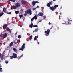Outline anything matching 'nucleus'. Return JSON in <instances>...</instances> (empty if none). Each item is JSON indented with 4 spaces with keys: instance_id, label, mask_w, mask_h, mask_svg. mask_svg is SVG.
Segmentation results:
<instances>
[{
    "instance_id": "obj_1",
    "label": "nucleus",
    "mask_w": 73,
    "mask_h": 73,
    "mask_svg": "<svg viewBox=\"0 0 73 73\" xmlns=\"http://www.w3.org/2000/svg\"><path fill=\"white\" fill-rule=\"evenodd\" d=\"M25 12L26 13H27V14H29L30 15H32V11L31 9L27 10L25 11Z\"/></svg>"
},
{
    "instance_id": "obj_2",
    "label": "nucleus",
    "mask_w": 73,
    "mask_h": 73,
    "mask_svg": "<svg viewBox=\"0 0 73 73\" xmlns=\"http://www.w3.org/2000/svg\"><path fill=\"white\" fill-rule=\"evenodd\" d=\"M17 54L15 53H13V56L10 58V59H13V58H17Z\"/></svg>"
},
{
    "instance_id": "obj_3",
    "label": "nucleus",
    "mask_w": 73,
    "mask_h": 73,
    "mask_svg": "<svg viewBox=\"0 0 73 73\" xmlns=\"http://www.w3.org/2000/svg\"><path fill=\"white\" fill-rule=\"evenodd\" d=\"M50 30L49 29H48L47 30V31H45V33H46L45 35L46 36H49V33H50Z\"/></svg>"
},
{
    "instance_id": "obj_4",
    "label": "nucleus",
    "mask_w": 73,
    "mask_h": 73,
    "mask_svg": "<svg viewBox=\"0 0 73 73\" xmlns=\"http://www.w3.org/2000/svg\"><path fill=\"white\" fill-rule=\"evenodd\" d=\"M25 43H24L22 46V47L19 49V50L23 51L24 49L25 48Z\"/></svg>"
},
{
    "instance_id": "obj_5",
    "label": "nucleus",
    "mask_w": 73,
    "mask_h": 73,
    "mask_svg": "<svg viewBox=\"0 0 73 73\" xmlns=\"http://www.w3.org/2000/svg\"><path fill=\"white\" fill-rule=\"evenodd\" d=\"M53 2L52 1H50V2L47 4V7H50V5H52L53 4Z\"/></svg>"
},
{
    "instance_id": "obj_6",
    "label": "nucleus",
    "mask_w": 73,
    "mask_h": 73,
    "mask_svg": "<svg viewBox=\"0 0 73 73\" xmlns=\"http://www.w3.org/2000/svg\"><path fill=\"white\" fill-rule=\"evenodd\" d=\"M67 19H68V21L67 23H66V24H67V25H68V24H71V23H70V19L68 18H67Z\"/></svg>"
},
{
    "instance_id": "obj_7",
    "label": "nucleus",
    "mask_w": 73,
    "mask_h": 73,
    "mask_svg": "<svg viewBox=\"0 0 73 73\" xmlns=\"http://www.w3.org/2000/svg\"><path fill=\"white\" fill-rule=\"evenodd\" d=\"M49 9H50L51 10H52V11H54L55 9V8H54V6H52V7H50V8Z\"/></svg>"
},
{
    "instance_id": "obj_8",
    "label": "nucleus",
    "mask_w": 73,
    "mask_h": 73,
    "mask_svg": "<svg viewBox=\"0 0 73 73\" xmlns=\"http://www.w3.org/2000/svg\"><path fill=\"white\" fill-rule=\"evenodd\" d=\"M15 6L18 8L19 7H20V4L18 2L17 3L15 4Z\"/></svg>"
},
{
    "instance_id": "obj_9",
    "label": "nucleus",
    "mask_w": 73,
    "mask_h": 73,
    "mask_svg": "<svg viewBox=\"0 0 73 73\" xmlns=\"http://www.w3.org/2000/svg\"><path fill=\"white\" fill-rule=\"evenodd\" d=\"M44 15L43 13L42 12L39 13L38 14L39 16H42Z\"/></svg>"
},
{
    "instance_id": "obj_10",
    "label": "nucleus",
    "mask_w": 73,
    "mask_h": 73,
    "mask_svg": "<svg viewBox=\"0 0 73 73\" xmlns=\"http://www.w3.org/2000/svg\"><path fill=\"white\" fill-rule=\"evenodd\" d=\"M38 38V36H36L34 38V40L35 41H37V38Z\"/></svg>"
},
{
    "instance_id": "obj_11",
    "label": "nucleus",
    "mask_w": 73,
    "mask_h": 73,
    "mask_svg": "<svg viewBox=\"0 0 73 73\" xmlns=\"http://www.w3.org/2000/svg\"><path fill=\"white\" fill-rule=\"evenodd\" d=\"M21 2L22 4H25V1L23 0L21 1Z\"/></svg>"
},
{
    "instance_id": "obj_12",
    "label": "nucleus",
    "mask_w": 73,
    "mask_h": 73,
    "mask_svg": "<svg viewBox=\"0 0 73 73\" xmlns=\"http://www.w3.org/2000/svg\"><path fill=\"white\" fill-rule=\"evenodd\" d=\"M13 42H12L9 44V46L10 47H11L12 46H13Z\"/></svg>"
},
{
    "instance_id": "obj_13",
    "label": "nucleus",
    "mask_w": 73,
    "mask_h": 73,
    "mask_svg": "<svg viewBox=\"0 0 73 73\" xmlns=\"http://www.w3.org/2000/svg\"><path fill=\"white\" fill-rule=\"evenodd\" d=\"M7 35V33H6L4 34L3 35V39L5 38L6 37Z\"/></svg>"
},
{
    "instance_id": "obj_14",
    "label": "nucleus",
    "mask_w": 73,
    "mask_h": 73,
    "mask_svg": "<svg viewBox=\"0 0 73 73\" xmlns=\"http://www.w3.org/2000/svg\"><path fill=\"white\" fill-rule=\"evenodd\" d=\"M23 56V54H22L21 56L20 57L18 56V57L17 58V59H18V60H20V58H21V57H22Z\"/></svg>"
},
{
    "instance_id": "obj_15",
    "label": "nucleus",
    "mask_w": 73,
    "mask_h": 73,
    "mask_svg": "<svg viewBox=\"0 0 73 73\" xmlns=\"http://www.w3.org/2000/svg\"><path fill=\"white\" fill-rule=\"evenodd\" d=\"M7 24H5L3 25V28H7Z\"/></svg>"
},
{
    "instance_id": "obj_16",
    "label": "nucleus",
    "mask_w": 73,
    "mask_h": 73,
    "mask_svg": "<svg viewBox=\"0 0 73 73\" xmlns=\"http://www.w3.org/2000/svg\"><path fill=\"white\" fill-rule=\"evenodd\" d=\"M54 8H55V9H56V8H57V7H58V5H55L54 6Z\"/></svg>"
},
{
    "instance_id": "obj_17",
    "label": "nucleus",
    "mask_w": 73,
    "mask_h": 73,
    "mask_svg": "<svg viewBox=\"0 0 73 73\" xmlns=\"http://www.w3.org/2000/svg\"><path fill=\"white\" fill-rule=\"evenodd\" d=\"M32 5L33 6H34L35 5H36V3L35 2V1H33L32 2Z\"/></svg>"
},
{
    "instance_id": "obj_18",
    "label": "nucleus",
    "mask_w": 73,
    "mask_h": 73,
    "mask_svg": "<svg viewBox=\"0 0 73 73\" xmlns=\"http://www.w3.org/2000/svg\"><path fill=\"white\" fill-rule=\"evenodd\" d=\"M7 31L9 32L10 33H11V30L9 29V28H7Z\"/></svg>"
},
{
    "instance_id": "obj_19",
    "label": "nucleus",
    "mask_w": 73,
    "mask_h": 73,
    "mask_svg": "<svg viewBox=\"0 0 73 73\" xmlns=\"http://www.w3.org/2000/svg\"><path fill=\"white\" fill-rule=\"evenodd\" d=\"M33 18H34V19H35V20H36L37 19V16L36 15H35L34 16V17H33Z\"/></svg>"
},
{
    "instance_id": "obj_20",
    "label": "nucleus",
    "mask_w": 73,
    "mask_h": 73,
    "mask_svg": "<svg viewBox=\"0 0 73 73\" xmlns=\"http://www.w3.org/2000/svg\"><path fill=\"white\" fill-rule=\"evenodd\" d=\"M33 23H32L30 25V26L29 27V28H32V27H33Z\"/></svg>"
},
{
    "instance_id": "obj_21",
    "label": "nucleus",
    "mask_w": 73,
    "mask_h": 73,
    "mask_svg": "<svg viewBox=\"0 0 73 73\" xmlns=\"http://www.w3.org/2000/svg\"><path fill=\"white\" fill-rule=\"evenodd\" d=\"M13 50H14V52H17V50H16V49L15 48H13Z\"/></svg>"
},
{
    "instance_id": "obj_22",
    "label": "nucleus",
    "mask_w": 73,
    "mask_h": 73,
    "mask_svg": "<svg viewBox=\"0 0 73 73\" xmlns=\"http://www.w3.org/2000/svg\"><path fill=\"white\" fill-rule=\"evenodd\" d=\"M3 11L4 12H5L6 11V9L5 7H4L3 9Z\"/></svg>"
},
{
    "instance_id": "obj_23",
    "label": "nucleus",
    "mask_w": 73,
    "mask_h": 73,
    "mask_svg": "<svg viewBox=\"0 0 73 73\" xmlns=\"http://www.w3.org/2000/svg\"><path fill=\"white\" fill-rule=\"evenodd\" d=\"M38 31V28L37 29H35V31L36 32H37Z\"/></svg>"
},
{
    "instance_id": "obj_24",
    "label": "nucleus",
    "mask_w": 73,
    "mask_h": 73,
    "mask_svg": "<svg viewBox=\"0 0 73 73\" xmlns=\"http://www.w3.org/2000/svg\"><path fill=\"white\" fill-rule=\"evenodd\" d=\"M4 14V13H3V12H2V13H0V17L1 16H3V15Z\"/></svg>"
},
{
    "instance_id": "obj_25",
    "label": "nucleus",
    "mask_w": 73,
    "mask_h": 73,
    "mask_svg": "<svg viewBox=\"0 0 73 73\" xmlns=\"http://www.w3.org/2000/svg\"><path fill=\"white\" fill-rule=\"evenodd\" d=\"M10 1H12V2H15V0H9Z\"/></svg>"
},
{
    "instance_id": "obj_26",
    "label": "nucleus",
    "mask_w": 73,
    "mask_h": 73,
    "mask_svg": "<svg viewBox=\"0 0 73 73\" xmlns=\"http://www.w3.org/2000/svg\"><path fill=\"white\" fill-rule=\"evenodd\" d=\"M38 27V26L37 25H33V27H36V28L37 27Z\"/></svg>"
},
{
    "instance_id": "obj_27",
    "label": "nucleus",
    "mask_w": 73,
    "mask_h": 73,
    "mask_svg": "<svg viewBox=\"0 0 73 73\" xmlns=\"http://www.w3.org/2000/svg\"><path fill=\"white\" fill-rule=\"evenodd\" d=\"M15 13L16 14H18L19 13V11H15Z\"/></svg>"
},
{
    "instance_id": "obj_28",
    "label": "nucleus",
    "mask_w": 73,
    "mask_h": 73,
    "mask_svg": "<svg viewBox=\"0 0 73 73\" xmlns=\"http://www.w3.org/2000/svg\"><path fill=\"white\" fill-rule=\"evenodd\" d=\"M19 17L20 18H22V17H23V15H19Z\"/></svg>"
},
{
    "instance_id": "obj_29",
    "label": "nucleus",
    "mask_w": 73,
    "mask_h": 73,
    "mask_svg": "<svg viewBox=\"0 0 73 73\" xmlns=\"http://www.w3.org/2000/svg\"><path fill=\"white\" fill-rule=\"evenodd\" d=\"M21 37V35H19L18 36V38H20Z\"/></svg>"
},
{
    "instance_id": "obj_30",
    "label": "nucleus",
    "mask_w": 73,
    "mask_h": 73,
    "mask_svg": "<svg viewBox=\"0 0 73 73\" xmlns=\"http://www.w3.org/2000/svg\"><path fill=\"white\" fill-rule=\"evenodd\" d=\"M33 20H34V18L33 17L31 19V21H33Z\"/></svg>"
},
{
    "instance_id": "obj_31",
    "label": "nucleus",
    "mask_w": 73,
    "mask_h": 73,
    "mask_svg": "<svg viewBox=\"0 0 73 73\" xmlns=\"http://www.w3.org/2000/svg\"><path fill=\"white\" fill-rule=\"evenodd\" d=\"M29 38H30V39H32V36L31 35V36L30 37H29Z\"/></svg>"
},
{
    "instance_id": "obj_32",
    "label": "nucleus",
    "mask_w": 73,
    "mask_h": 73,
    "mask_svg": "<svg viewBox=\"0 0 73 73\" xmlns=\"http://www.w3.org/2000/svg\"><path fill=\"white\" fill-rule=\"evenodd\" d=\"M17 7L16 6H14V9H16V8H17Z\"/></svg>"
},
{
    "instance_id": "obj_33",
    "label": "nucleus",
    "mask_w": 73,
    "mask_h": 73,
    "mask_svg": "<svg viewBox=\"0 0 73 73\" xmlns=\"http://www.w3.org/2000/svg\"><path fill=\"white\" fill-rule=\"evenodd\" d=\"M27 13H24V16H27Z\"/></svg>"
},
{
    "instance_id": "obj_34",
    "label": "nucleus",
    "mask_w": 73,
    "mask_h": 73,
    "mask_svg": "<svg viewBox=\"0 0 73 73\" xmlns=\"http://www.w3.org/2000/svg\"><path fill=\"white\" fill-rule=\"evenodd\" d=\"M2 68H0V72H2Z\"/></svg>"
},
{
    "instance_id": "obj_35",
    "label": "nucleus",
    "mask_w": 73,
    "mask_h": 73,
    "mask_svg": "<svg viewBox=\"0 0 73 73\" xmlns=\"http://www.w3.org/2000/svg\"><path fill=\"white\" fill-rule=\"evenodd\" d=\"M6 64H8V61H5Z\"/></svg>"
},
{
    "instance_id": "obj_36",
    "label": "nucleus",
    "mask_w": 73,
    "mask_h": 73,
    "mask_svg": "<svg viewBox=\"0 0 73 73\" xmlns=\"http://www.w3.org/2000/svg\"><path fill=\"white\" fill-rule=\"evenodd\" d=\"M35 4H36V3H39V2L37 1H35Z\"/></svg>"
},
{
    "instance_id": "obj_37",
    "label": "nucleus",
    "mask_w": 73,
    "mask_h": 73,
    "mask_svg": "<svg viewBox=\"0 0 73 73\" xmlns=\"http://www.w3.org/2000/svg\"><path fill=\"white\" fill-rule=\"evenodd\" d=\"M17 42H15L14 44H15V45H16V44H17Z\"/></svg>"
},
{
    "instance_id": "obj_38",
    "label": "nucleus",
    "mask_w": 73,
    "mask_h": 73,
    "mask_svg": "<svg viewBox=\"0 0 73 73\" xmlns=\"http://www.w3.org/2000/svg\"><path fill=\"white\" fill-rule=\"evenodd\" d=\"M8 15H9L10 14H11V12H9V13H8Z\"/></svg>"
},
{
    "instance_id": "obj_39",
    "label": "nucleus",
    "mask_w": 73,
    "mask_h": 73,
    "mask_svg": "<svg viewBox=\"0 0 73 73\" xmlns=\"http://www.w3.org/2000/svg\"><path fill=\"white\" fill-rule=\"evenodd\" d=\"M2 57H1V58H3V56H4V55H2Z\"/></svg>"
},
{
    "instance_id": "obj_40",
    "label": "nucleus",
    "mask_w": 73,
    "mask_h": 73,
    "mask_svg": "<svg viewBox=\"0 0 73 73\" xmlns=\"http://www.w3.org/2000/svg\"><path fill=\"white\" fill-rule=\"evenodd\" d=\"M11 10H12V6H11Z\"/></svg>"
},
{
    "instance_id": "obj_41",
    "label": "nucleus",
    "mask_w": 73,
    "mask_h": 73,
    "mask_svg": "<svg viewBox=\"0 0 73 73\" xmlns=\"http://www.w3.org/2000/svg\"><path fill=\"white\" fill-rule=\"evenodd\" d=\"M36 8H33V10H36Z\"/></svg>"
},
{
    "instance_id": "obj_42",
    "label": "nucleus",
    "mask_w": 73,
    "mask_h": 73,
    "mask_svg": "<svg viewBox=\"0 0 73 73\" xmlns=\"http://www.w3.org/2000/svg\"><path fill=\"white\" fill-rule=\"evenodd\" d=\"M48 24H49V25H50V24H51V23H50V22H49Z\"/></svg>"
},
{
    "instance_id": "obj_43",
    "label": "nucleus",
    "mask_w": 73,
    "mask_h": 73,
    "mask_svg": "<svg viewBox=\"0 0 73 73\" xmlns=\"http://www.w3.org/2000/svg\"><path fill=\"white\" fill-rule=\"evenodd\" d=\"M1 36H2V35H0V37H1Z\"/></svg>"
},
{
    "instance_id": "obj_44",
    "label": "nucleus",
    "mask_w": 73,
    "mask_h": 73,
    "mask_svg": "<svg viewBox=\"0 0 73 73\" xmlns=\"http://www.w3.org/2000/svg\"><path fill=\"white\" fill-rule=\"evenodd\" d=\"M36 8H39V6H37Z\"/></svg>"
},
{
    "instance_id": "obj_45",
    "label": "nucleus",
    "mask_w": 73,
    "mask_h": 73,
    "mask_svg": "<svg viewBox=\"0 0 73 73\" xmlns=\"http://www.w3.org/2000/svg\"><path fill=\"white\" fill-rule=\"evenodd\" d=\"M53 1H56V0H53Z\"/></svg>"
},
{
    "instance_id": "obj_46",
    "label": "nucleus",
    "mask_w": 73,
    "mask_h": 73,
    "mask_svg": "<svg viewBox=\"0 0 73 73\" xmlns=\"http://www.w3.org/2000/svg\"><path fill=\"white\" fill-rule=\"evenodd\" d=\"M1 54L0 53V57H1Z\"/></svg>"
},
{
    "instance_id": "obj_47",
    "label": "nucleus",
    "mask_w": 73,
    "mask_h": 73,
    "mask_svg": "<svg viewBox=\"0 0 73 73\" xmlns=\"http://www.w3.org/2000/svg\"><path fill=\"white\" fill-rule=\"evenodd\" d=\"M37 44H38V45H39V42H38Z\"/></svg>"
},
{
    "instance_id": "obj_48",
    "label": "nucleus",
    "mask_w": 73,
    "mask_h": 73,
    "mask_svg": "<svg viewBox=\"0 0 73 73\" xmlns=\"http://www.w3.org/2000/svg\"><path fill=\"white\" fill-rule=\"evenodd\" d=\"M21 11H23V9H21Z\"/></svg>"
},
{
    "instance_id": "obj_49",
    "label": "nucleus",
    "mask_w": 73,
    "mask_h": 73,
    "mask_svg": "<svg viewBox=\"0 0 73 73\" xmlns=\"http://www.w3.org/2000/svg\"><path fill=\"white\" fill-rule=\"evenodd\" d=\"M1 68V64H0V68Z\"/></svg>"
},
{
    "instance_id": "obj_50",
    "label": "nucleus",
    "mask_w": 73,
    "mask_h": 73,
    "mask_svg": "<svg viewBox=\"0 0 73 73\" xmlns=\"http://www.w3.org/2000/svg\"><path fill=\"white\" fill-rule=\"evenodd\" d=\"M35 31H33V32H35Z\"/></svg>"
},
{
    "instance_id": "obj_51",
    "label": "nucleus",
    "mask_w": 73,
    "mask_h": 73,
    "mask_svg": "<svg viewBox=\"0 0 73 73\" xmlns=\"http://www.w3.org/2000/svg\"><path fill=\"white\" fill-rule=\"evenodd\" d=\"M62 8V7H61V8H61H61Z\"/></svg>"
},
{
    "instance_id": "obj_52",
    "label": "nucleus",
    "mask_w": 73,
    "mask_h": 73,
    "mask_svg": "<svg viewBox=\"0 0 73 73\" xmlns=\"http://www.w3.org/2000/svg\"><path fill=\"white\" fill-rule=\"evenodd\" d=\"M1 1V0H0V1Z\"/></svg>"
},
{
    "instance_id": "obj_53",
    "label": "nucleus",
    "mask_w": 73,
    "mask_h": 73,
    "mask_svg": "<svg viewBox=\"0 0 73 73\" xmlns=\"http://www.w3.org/2000/svg\"><path fill=\"white\" fill-rule=\"evenodd\" d=\"M1 28V27H0V28Z\"/></svg>"
}]
</instances>
